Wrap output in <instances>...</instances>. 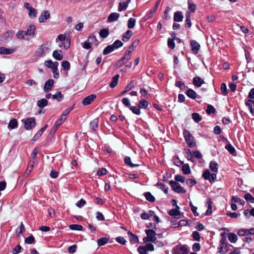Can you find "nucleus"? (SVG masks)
<instances>
[{"instance_id":"52","label":"nucleus","mask_w":254,"mask_h":254,"mask_svg":"<svg viewBox=\"0 0 254 254\" xmlns=\"http://www.w3.org/2000/svg\"><path fill=\"white\" fill-rule=\"evenodd\" d=\"M64 42H61V43L59 44V47L61 48L64 46L65 49H67L69 47L70 41L68 39H66V44L64 43Z\"/></svg>"},{"instance_id":"11","label":"nucleus","mask_w":254,"mask_h":254,"mask_svg":"<svg viewBox=\"0 0 254 254\" xmlns=\"http://www.w3.org/2000/svg\"><path fill=\"white\" fill-rule=\"evenodd\" d=\"M36 30V26L34 25H30L28 27L27 31L26 32V35L29 36L33 37L35 35Z\"/></svg>"},{"instance_id":"59","label":"nucleus","mask_w":254,"mask_h":254,"mask_svg":"<svg viewBox=\"0 0 254 254\" xmlns=\"http://www.w3.org/2000/svg\"><path fill=\"white\" fill-rule=\"evenodd\" d=\"M171 8L169 6H167L166 7L165 10L164 12L163 18L165 19H168L170 18V16L169 15V11L170 10Z\"/></svg>"},{"instance_id":"40","label":"nucleus","mask_w":254,"mask_h":254,"mask_svg":"<svg viewBox=\"0 0 254 254\" xmlns=\"http://www.w3.org/2000/svg\"><path fill=\"white\" fill-rule=\"evenodd\" d=\"M69 228L72 230L81 231L83 230V227L78 224H71L69 226Z\"/></svg>"},{"instance_id":"16","label":"nucleus","mask_w":254,"mask_h":254,"mask_svg":"<svg viewBox=\"0 0 254 254\" xmlns=\"http://www.w3.org/2000/svg\"><path fill=\"white\" fill-rule=\"evenodd\" d=\"M184 16L181 11L175 12L174 16V20L176 22H181L183 20Z\"/></svg>"},{"instance_id":"46","label":"nucleus","mask_w":254,"mask_h":254,"mask_svg":"<svg viewBox=\"0 0 254 254\" xmlns=\"http://www.w3.org/2000/svg\"><path fill=\"white\" fill-rule=\"evenodd\" d=\"M192 118L196 123H198L202 119L199 114L196 113H194L192 114Z\"/></svg>"},{"instance_id":"53","label":"nucleus","mask_w":254,"mask_h":254,"mask_svg":"<svg viewBox=\"0 0 254 254\" xmlns=\"http://www.w3.org/2000/svg\"><path fill=\"white\" fill-rule=\"evenodd\" d=\"M123 45V43L122 41L119 40H117L112 44L114 49H118L121 47H122Z\"/></svg>"},{"instance_id":"37","label":"nucleus","mask_w":254,"mask_h":254,"mask_svg":"<svg viewBox=\"0 0 254 254\" xmlns=\"http://www.w3.org/2000/svg\"><path fill=\"white\" fill-rule=\"evenodd\" d=\"M231 201L234 203H239L242 205L245 204V201L237 196H233L232 197Z\"/></svg>"},{"instance_id":"41","label":"nucleus","mask_w":254,"mask_h":254,"mask_svg":"<svg viewBox=\"0 0 254 254\" xmlns=\"http://www.w3.org/2000/svg\"><path fill=\"white\" fill-rule=\"evenodd\" d=\"M182 171L184 174H190V170L188 164H185L182 167Z\"/></svg>"},{"instance_id":"64","label":"nucleus","mask_w":254,"mask_h":254,"mask_svg":"<svg viewBox=\"0 0 254 254\" xmlns=\"http://www.w3.org/2000/svg\"><path fill=\"white\" fill-rule=\"evenodd\" d=\"M186 184L190 187H192L196 184V181L195 180L191 179H187L186 181Z\"/></svg>"},{"instance_id":"9","label":"nucleus","mask_w":254,"mask_h":254,"mask_svg":"<svg viewBox=\"0 0 254 254\" xmlns=\"http://www.w3.org/2000/svg\"><path fill=\"white\" fill-rule=\"evenodd\" d=\"M54 84V80L53 79L48 80L45 83L44 90L45 92H48L52 89V87Z\"/></svg>"},{"instance_id":"42","label":"nucleus","mask_w":254,"mask_h":254,"mask_svg":"<svg viewBox=\"0 0 254 254\" xmlns=\"http://www.w3.org/2000/svg\"><path fill=\"white\" fill-rule=\"evenodd\" d=\"M25 243L28 244H35V241L34 237L31 235L25 239Z\"/></svg>"},{"instance_id":"27","label":"nucleus","mask_w":254,"mask_h":254,"mask_svg":"<svg viewBox=\"0 0 254 254\" xmlns=\"http://www.w3.org/2000/svg\"><path fill=\"white\" fill-rule=\"evenodd\" d=\"M186 94L188 97L193 99H195L197 96L195 92L191 89H188L186 92Z\"/></svg>"},{"instance_id":"10","label":"nucleus","mask_w":254,"mask_h":254,"mask_svg":"<svg viewBox=\"0 0 254 254\" xmlns=\"http://www.w3.org/2000/svg\"><path fill=\"white\" fill-rule=\"evenodd\" d=\"M160 0H158L156 2L155 5L152 7V8L146 14V17L147 18H150L152 17L153 14L156 12L159 5L160 3Z\"/></svg>"},{"instance_id":"51","label":"nucleus","mask_w":254,"mask_h":254,"mask_svg":"<svg viewBox=\"0 0 254 254\" xmlns=\"http://www.w3.org/2000/svg\"><path fill=\"white\" fill-rule=\"evenodd\" d=\"M185 151L187 154V158L188 159L190 160L192 162H193L194 159L192 156L191 151L189 149H186L185 150Z\"/></svg>"},{"instance_id":"47","label":"nucleus","mask_w":254,"mask_h":254,"mask_svg":"<svg viewBox=\"0 0 254 254\" xmlns=\"http://www.w3.org/2000/svg\"><path fill=\"white\" fill-rule=\"evenodd\" d=\"M129 109L134 114L137 115L140 114V110L138 107L130 106Z\"/></svg>"},{"instance_id":"34","label":"nucleus","mask_w":254,"mask_h":254,"mask_svg":"<svg viewBox=\"0 0 254 254\" xmlns=\"http://www.w3.org/2000/svg\"><path fill=\"white\" fill-rule=\"evenodd\" d=\"M228 239L231 243H235L237 240V236L233 233L228 234Z\"/></svg>"},{"instance_id":"6","label":"nucleus","mask_w":254,"mask_h":254,"mask_svg":"<svg viewBox=\"0 0 254 254\" xmlns=\"http://www.w3.org/2000/svg\"><path fill=\"white\" fill-rule=\"evenodd\" d=\"M50 17V13L48 10H44L41 13L39 18V21L40 23L45 22Z\"/></svg>"},{"instance_id":"50","label":"nucleus","mask_w":254,"mask_h":254,"mask_svg":"<svg viewBox=\"0 0 254 254\" xmlns=\"http://www.w3.org/2000/svg\"><path fill=\"white\" fill-rule=\"evenodd\" d=\"M127 234L130 237L131 241H133L134 243L138 242V239L136 235H134L130 231L128 232Z\"/></svg>"},{"instance_id":"60","label":"nucleus","mask_w":254,"mask_h":254,"mask_svg":"<svg viewBox=\"0 0 254 254\" xmlns=\"http://www.w3.org/2000/svg\"><path fill=\"white\" fill-rule=\"evenodd\" d=\"M137 251L140 254H147V251L144 246H140L137 248Z\"/></svg>"},{"instance_id":"18","label":"nucleus","mask_w":254,"mask_h":254,"mask_svg":"<svg viewBox=\"0 0 254 254\" xmlns=\"http://www.w3.org/2000/svg\"><path fill=\"white\" fill-rule=\"evenodd\" d=\"M61 53V51L55 50L53 53V56L55 59L57 60H62L63 58V56Z\"/></svg>"},{"instance_id":"44","label":"nucleus","mask_w":254,"mask_h":254,"mask_svg":"<svg viewBox=\"0 0 254 254\" xmlns=\"http://www.w3.org/2000/svg\"><path fill=\"white\" fill-rule=\"evenodd\" d=\"M64 114L63 113L61 118L56 121L55 125L59 127L66 120V117H64Z\"/></svg>"},{"instance_id":"36","label":"nucleus","mask_w":254,"mask_h":254,"mask_svg":"<svg viewBox=\"0 0 254 254\" xmlns=\"http://www.w3.org/2000/svg\"><path fill=\"white\" fill-rule=\"evenodd\" d=\"M144 196L146 199L151 202H153L155 201V197L151 194L150 192H147L144 193Z\"/></svg>"},{"instance_id":"28","label":"nucleus","mask_w":254,"mask_h":254,"mask_svg":"<svg viewBox=\"0 0 254 254\" xmlns=\"http://www.w3.org/2000/svg\"><path fill=\"white\" fill-rule=\"evenodd\" d=\"M175 250H180L183 252V254H188L189 253V251L188 249V248L185 245H183L181 246H176L175 248H174Z\"/></svg>"},{"instance_id":"15","label":"nucleus","mask_w":254,"mask_h":254,"mask_svg":"<svg viewBox=\"0 0 254 254\" xmlns=\"http://www.w3.org/2000/svg\"><path fill=\"white\" fill-rule=\"evenodd\" d=\"M14 52V50L12 49H8L3 47H0V54L8 55L13 53Z\"/></svg>"},{"instance_id":"17","label":"nucleus","mask_w":254,"mask_h":254,"mask_svg":"<svg viewBox=\"0 0 254 254\" xmlns=\"http://www.w3.org/2000/svg\"><path fill=\"white\" fill-rule=\"evenodd\" d=\"M119 78V74L115 75L112 78V81H111V82L110 84V87L111 88H113L117 86V85L118 84V82Z\"/></svg>"},{"instance_id":"45","label":"nucleus","mask_w":254,"mask_h":254,"mask_svg":"<svg viewBox=\"0 0 254 254\" xmlns=\"http://www.w3.org/2000/svg\"><path fill=\"white\" fill-rule=\"evenodd\" d=\"M245 199L251 203H254V197L250 193H246L244 195Z\"/></svg>"},{"instance_id":"32","label":"nucleus","mask_w":254,"mask_h":254,"mask_svg":"<svg viewBox=\"0 0 254 254\" xmlns=\"http://www.w3.org/2000/svg\"><path fill=\"white\" fill-rule=\"evenodd\" d=\"M225 148L233 155H236V150L234 147L231 144H227Z\"/></svg>"},{"instance_id":"7","label":"nucleus","mask_w":254,"mask_h":254,"mask_svg":"<svg viewBox=\"0 0 254 254\" xmlns=\"http://www.w3.org/2000/svg\"><path fill=\"white\" fill-rule=\"evenodd\" d=\"M96 96L94 94L90 95L84 98L82 100V104L84 105H88L91 104L96 98Z\"/></svg>"},{"instance_id":"49","label":"nucleus","mask_w":254,"mask_h":254,"mask_svg":"<svg viewBox=\"0 0 254 254\" xmlns=\"http://www.w3.org/2000/svg\"><path fill=\"white\" fill-rule=\"evenodd\" d=\"M206 112L207 114L210 115L211 113H214L216 112L215 108L211 105H208Z\"/></svg>"},{"instance_id":"39","label":"nucleus","mask_w":254,"mask_h":254,"mask_svg":"<svg viewBox=\"0 0 254 254\" xmlns=\"http://www.w3.org/2000/svg\"><path fill=\"white\" fill-rule=\"evenodd\" d=\"M148 105V102L144 99H141L139 101L138 103V107L139 108H144L145 109L147 108Z\"/></svg>"},{"instance_id":"2","label":"nucleus","mask_w":254,"mask_h":254,"mask_svg":"<svg viewBox=\"0 0 254 254\" xmlns=\"http://www.w3.org/2000/svg\"><path fill=\"white\" fill-rule=\"evenodd\" d=\"M47 46L48 43H44L41 45L35 52V56L39 58L45 56L49 50V48Z\"/></svg>"},{"instance_id":"31","label":"nucleus","mask_w":254,"mask_h":254,"mask_svg":"<svg viewBox=\"0 0 254 254\" xmlns=\"http://www.w3.org/2000/svg\"><path fill=\"white\" fill-rule=\"evenodd\" d=\"M109 240V239L108 238L104 237L99 239L97 240V244L99 246H101L107 244Z\"/></svg>"},{"instance_id":"38","label":"nucleus","mask_w":254,"mask_h":254,"mask_svg":"<svg viewBox=\"0 0 254 254\" xmlns=\"http://www.w3.org/2000/svg\"><path fill=\"white\" fill-rule=\"evenodd\" d=\"M136 20L133 18H130L127 21V27L129 29L133 28L135 24Z\"/></svg>"},{"instance_id":"30","label":"nucleus","mask_w":254,"mask_h":254,"mask_svg":"<svg viewBox=\"0 0 254 254\" xmlns=\"http://www.w3.org/2000/svg\"><path fill=\"white\" fill-rule=\"evenodd\" d=\"M218 164L215 161H211L210 163L209 168L211 171L216 172L218 171Z\"/></svg>"},{"instance_id":"56","label":"nucleus","mask_w":254,"mask_h":254,"mask_svg":"<svg viewBox=\"0 0 254 254\" xmlns=\"http://www.w3.org/2000/svg\"><path fill=\"white\" fill-rule=\"evenodd\" d=\"M37 11L33 7L31 8L30 11L28 12V15L31 18H35L36 17Z\"/></svg>"},{"instance_id":"54","label":"nucleus","mask_w":254,"mask_h":254,"mask_svg":"<svg viewBox=\"0 0 254 254\" xmlns=\"http://www.w3.org/2000/svg\"><path fill=\"white\" fill-rule=\"evenodd\" d=\"M168 46L172 50L174 49L175 46L174 39L169 38L168 39Z\"/></svg>"},{"instance_id":"8","label":"nucleus","mask_w":254,"mask_h":254,"mask_svg":"<svg viewBox=\"0 0 254 254\" xmlns=\"http://www.w3.org/2000/svg\"><path fill=\"white\" fill-rule=\"evenodd\" d=\"M145 233L147 235V236L151 240V242H155V241L156 240V232L153 230L149 229L146 230Z\"/></svg>"},{"instance_id":"13","label":"nucleus","mask_w":254,"mask_h":254,"mask_svg":"<svg viewBox=\"0 0 254 254\" xmlns=\"http://www.w3.org/2000/svg\"><path fill=\"white\" fill-rule=\"evenodd\" d=\"M193 84L196 87H200L201 85L204 83V80L199 76H195L193 78Z\"/></svg>"},{"instance_id":"20","label":"nucleus","mask_w":254,"mask_h":254,"mask_svg":"<svg viewBox=\"0 0 254 254\" xmlns=\"http://www.w3.org/2000/svg\"><path fill=\"white\" fill-rule=\"evenodd\" d=\"M246 105L249 107V110L252 114H254V101L252 100H248Z\"/></svg>"},{"instance_id":"57","label":"nucleus","mask_w":254,"mask_h":254,"mask_svg":"<svg viewBox=\"0 0 254 254\" xmlns=\"http://www.w3.org/2000/svg\"><path fill=\"white\" fill-rule=\"evenodd\" d=\"M207 203H208V209H207L206 212H205V214L206 215H209L212 213V206H211L212 201L210 200H209V201L207 202Z\"/></svg>"},{"instance_id":"35","label":"nucleus","mask_w":254,"mask_h":254,"mask_svg":"<svg viewBox=\"0 0 254 254\" xmlns=\"http://www.w3.org/2000/svg\"><path fill=\"white\" fill-rule=\"evenodd\" d=\"M109 34V32L107 29H102L99 32V35L102 38H106Z\"/></svg>"},{"instance_id":"62","label":"nucleus","mask_w":254,"mask_h":254,"mask_svg":"<svg viewBox=\"0 0 254 254\" xmlns=\"http://www.w3.org/2000/svg\"><path fill=\"white\" fill-rule=\"evenodd\" d=\"M238 235L240 236H244L248 235L247 229H242L238 231Z\"/></svg>"},{"instance_id":"4","label":"nucleus","mask_w":254,"mask_h":254,"mask_svg":"<svg viewBox=\"0 0 254 254\" xmlns=\"http://www.w3.org/2000/svg\"><path fill=\"white\" fill-rule=\"evenodd\" d=\"M36 125L35 119L34 118H27L24 122V127L27 130L31 129Z\"/></svg>"},{"instance_id":"23","label":"nucleus","mask_w":254,"mask_h":254,"mask_svg":"<svg viewBox=\"0 0 254 254\" xmlns=\"http://www.w3.org/2000/svg\"><path fill=\"white\" fill-rule=\"evenodd\" d=\"M98 122H99L98 118H96L90 123V127L92 130H96L97 128L98 127Z\"/></svg>"},{"instance_id":"1","label":"nucleus","mask_w":254,"mask_h":254,"mask_svg":"<svg viewBox=\"0 0 254 254\" xmlns=\"http://www.w3.org/2000/svg\"><path fill=\"white\" fill-rule=\"evenodd\" d=\"M183 134L188 146L190 148L195 146L196 143L194 141V137L190 132L189 130L185 129L183 132Z\"/></svg>"},{"instance_id":"55","label":"nucleus","mask_w":254,"mask_h":254,"mask_svg":"<svg viewBox=\"0 0 254 254\" xmlns=\"http://www.w3.org/2000/svg\"><path fill=\"white\" fill-rule=\"evenodd\" d=\"M169 214L171 216L176 217L177 216L180 215V211H177V210H176L175 209H172L169 211Z\"/></svg>"},{"instance_id":"33","label":"nucleus","mask_w":254,"mask_h":254,"mask_svg":"<svg viewBox=\"0 0 254 254\" xmlns=\"http://www.w3.org/2000/svg\"><path fill=\"white\" fill-rule=\"evenodd\" d=\"M114 48L112 45H109L107 46L105 49L103 51V55H107L114 50Z\"/></svg>"},{"instance_id":"19","label":"nucleus","mask_w":254,"mask_h":254,"mask_svg":"<svg viewBox=\"0 0 254 254\" xmlns=\"http://www.w3.org/2000/svg\"><path fill=\"white\" fill-rule=\"evenodd\" d=\"M132 35V32L131 31L128 30L126 33H125L123 35V41L124 42H127L129 40L130 38L131 37Z\"/></svg>"},{"instance_id":"29","label":"nucleus","mask_w":254,"mask_h":254,"mask_svg":"<svg viewBox=\"0 0 254 254\" xmlns=\"http://www.w3.org/2000/svg\"><path fill=\"white\" fill-rule=\"evenodd\" d=\"M64 96L62 93L60 91L57 92L55 94L52 96L53 99L57 100L58 101L60 102L63 99Z\"/></svg>"},{"instance_id":"21","label":"nucleus","mask_w":254,"mask_h":254,"mask_svg":"<svg viewBox=\"0 0 254 254\" xmlns=\"http://www.w3.org/2000/svg\"><path fill=\"white\" fill-rule=\"evenodd\" d=\"M48 126L46 125L44 127H43L32 138V140L35 141L38 138L41 136L43 132L45 130L46 128Z\"/></svg>"},{"instance_id":"5","label":"nucleus","mask_w":254,"mask_h":254,"mask_svg":"<svg viewBox=\"0 0 254 254\" xmlns=\"http://www.w3.org/2000/svg\"><path fill=\"white\" fill-rule=\"evenodd\" d=\"M220 246L219 248V253L221 254H225L228 251L227 240H220Z\"/></svg>"},{"instance_id":"58","label":"nucleus","mask_w":254,"mask_h":254,"mask_svg":"<svg viewBox=\"0 0 254 254\" xmlns=\"http://www.w3.org/2000/svg\"><path fill=\"white\" fill-rule=\"evenodd\" d=\"M25 36H26V34L24 31H19L16 34V37L18 39H24Z\"/></svg>"},{"instance_id":"26","label":"nucleus","mask_w":254,"mask_h":254,"mask_svg":"<svg viewBox=\"0 0 254 254\" xmlns=\"http://www.w3.org/2000/svg\"><path fill=\"white\" fill-rule=\"evenodd\" d=\"M125 162L127 165L129 166V167H130L131 168L134 167L139 166V164L132 163V162H131L130 158L128 156H127L125 157Z\"/></svg>"},{"instance_id":"61","label":"nucleus","mask_w":254,"mask_h":254,"mask_svg":"<svg viewBox=\"0 0 254 254\" xmlns=\"http://www.w3.org/2000/svg\"><path fill=\"white\" fill-rule=\"evenodd\" d=\"M139 43V40H136L134 41L131 45L129 47L128 50H131L132 52L133 51V49L137 47Z\"/></svg>"},{"instance_id":"3","label":"nucleus","mask_w":254,"mask_h":254,"mask_svg":"<svg viewBox=\"0 0 254 254\" xmlns=\"http://www.w3.org/2000/svg\"><path fill=\"white\" fill-rule=\"evenodd\" d=\"M169 184L173 190L177 193H185L186 192V190L184 189L181 185L176 181H170Z\"/></svg>"},{"instance_id":"48","label":"nucleus","mask_w":254,"mask_h":254,"mask_svg":"<svg viewBox=\"0 0 254 254\" xmlns=\"http://www.w3.org/2000/svg\"><path fill=\"white\" fill-rule=\"evenodd\" d=\"M62 66L64 70H69L70 69V64L68 61H64L62 62Z\"/></svg>"},{"instance_id":"63","label":"nucleus","mask_w":254,"mask_h":254,"mask_svg":"<svg viewBox=\"0 0 254 254\" xmlns=\"http://www.w3.org/2000/svg\"><path fill=\"white\" fill-rule=\"evenodd\" d=\"M176 86L179 87L181 89L183 90L187 88V86L185 85L184 82L181 81H178L176 82Z\"/></svg>"},{"instance_id":"14","label":"nucleus","mask_w":254,"mask_h":254,"mask_svg":"<svg viewBox=\"0 0 254 254\" xmlns=\"http://www.w3.org/2000/svg\"><path fill=\"white\" fill-rule=\"evenodd\" d=\"M120 16V14L118 13L113 12L111 13L108 17V22H111L118 20Z\"/></svg>"},{"instance_id":"12","label":"nucleus","mask_w":254,"mask_h":254,"mask_svg":"<svg viewBox=\"0 0 254 254\" xmlns=\"http://www.w3.org/2000/svg\"><path fill=\"white\" fill-rule=\"evenodd\" d=\"M190 46L191 47V50L194 54H197L199 48V44L195 41L192 40L190 41Z\"/></svg>"},{"instance_id":"24","label":"nucleus","mask_w":254,"mask_h":254,"mask_svg":"<svg viewBox=\"0 0 254 254\" xmlns=\"http://www.w3.org/2000/svg\"><path fill=\"white\" fill-rule=\"evenodd\" d=\"M129 2H126V1H122L119 3L118 10L119 11H122L123 10H125Z\"/></svg>"},{"instance_id":"43","label":"nucleus","mask_w":254,"mask_h":254,"mask_svg":"<svg viewBox=\"0 0 254 254\" xmlns=\"http://www.w3.org/2000/svg\"><path fill=\"white\" fill-rule=\"evenodd\" d=\"M87 41L91 44H95V45H98L97 40L95 36H90L88 38Z\"/></svg>"},{"instance_id":"25","label":"nucleus","mask_w":254,"mask_h":254,"mask_svg":"<svg viewBox=\"0 0 254 254\" xmlns=\"http://www.w3.org/2000/svg\"><path fill=\"white\" fill-rule=\"evenodd\" d=\"M48 104V101L46 99L43 98L37 101V106L40 108H43Z\"/></svg>"},{"instance_id":"22","label":"nucleus","mask_w":254,"mask_h":254,"mask_svg":"<svg viewBox=\"0 0 254 254\" xmlns=\"http://www.w3.org/2000/svg\"><path fill=\"white\" fill-rule=\"evenodd\" d=\"M18 123L16 119H13L11 120L8 124V127L9 129H12L17 127Z\"/></svg>"}]
</instances>
